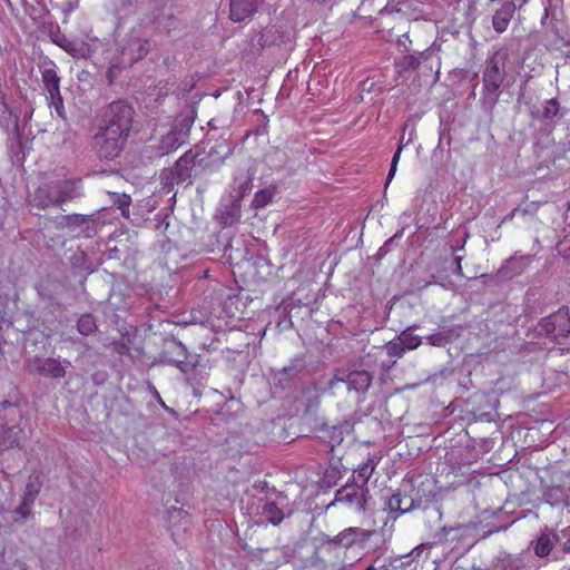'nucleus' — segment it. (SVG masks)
<instances>
[{
    "label": "nucleus",
    "mask_w": 570,
    "mask_h": 570,
    "mask_svg": "<svg viewBox=\"0 0 570 570\" xmlns=\"http://www.w3.org/2000/svg\"><path fill=\"white\" fill-rule=\"evenodd\" d=\"M22 417V411L17 402L0 403V450L19 446L23 436V430L19 425Z\"/></svg>",
    "instance_id": "f257e3e1"
},
{
    "label": "nucleus",
    "mask_w": 570,
    "mask_h": 570,
    "mask_svg": "<svg viewBox=\"0 0 570 570\" xmlns=\"http://www.w3.org/2000/svg\"><path fill=\"white\" fill-rule=\"evenodd\" d=\"M539 335H544L551 341L566 338L570 334V311L560 307L557 312L543 317L535 327Z\"/></svg>",
    "instance_id": "f03ea898"
},
{
    "label": "nucleus",
    "mask_w": 570,
    "mask_h": 570,
    "mask_svg": "<svg viewBox=\"0 0 570 570\" xmlns=\"http://www.w3.org/2000/svg\"><path fill=\"white\" fill-rule=\"evenodd\" d=\"M150 49V43L147 39L138 37H129L124 46L120 48V60L112 62L107 71L109 82L112 81V70L131 66L138 60L145 58Z\"/></svg>",
    "instance_id": "7ed1b4c3"
},
{
    "label": "nucleus",
    "mask_w": 570,
    "mask_h": 570,
    "mask_svg": "<svg viewBox=\"0 0 570 570\" xmlns=\"http://www.w3.org/2000/svg\"><path fill=\"white\" fill-rule=\"evenodd\" d=\"M127 134L100 128L94 138V145L100 158L112 160L122 150Z\"/></svg>",
    "instance_id": "20e7f679"
},
{
    "label": "nucleus",
    "mask_w": 570,
    "mask_h": 570,
    "mask_svg": "<svg viewBox=\"0 0 570 570\" xmlns=\"http://www.w3.org/2000/svg\"><path fill=\"white\" fill-rule=\"evenodd\" d=\"M132 108L125 101L111 102L105 112V126L108 130L129 135L132 122Z\"/></svg>",
    "instance_id": "39448f33"
},
{
    "label": "nucleus",
    "mask_w": 570,
    "mask_h": 570,
    "mask_svg": "<svg viewBox=\"0 0 570 570\" xmlns=\"http://www.w3.org/2000/svg\"><path fill=\"white\" fill-rule=\"evenodd\" d=\"M169 361L180 370L186 382L193 387L203 385L209 376L210 365L208 358H169Z\"/></svg>",
    "instance_id": "423d86ee"
},
{
    "label": "nucleus",
    "mask_w": 570,
    "mask_h": 570,
    "mask_svg": "<svg viewBox=\"0 0 570 570\" xmlns=\"http://www.w3.org/2000/svg\"><path fill=\"white\" fill-rule=\"evenodd\" d=\"M368 495L367 487L358 485L357 482L347 483L336 491L335 499L328 507L336 502L348 503L355 504L358 512H365Z\"/></svg>",
    "instance_id": "0eeeda50"
},
{
    "label": "nucleus",
    "mask_w": 570,
    "mask_h": 570,
    "mask_svg": "<svg viewBox=\"0 0 570 570\" xmlns=\"http://www.w3.org/2000/svg\"><path fill=\"white\" fill-rule=\"evenodd\" d=\"M504 80V65L497 57L487 60L483 71V90L493 96V102L498 100V91Z\"/></svg>",
    "instance_id": "6e6552de"
},
{
    "label": "nucleus",
    "mask_w": 570,
    "mask_h": 570,
    "mask_svg": "<svg viewBox=\"0 0 570 570\" xmlns=\"http://www.w3.org/2000/svg\"><path fill=\"white\" fill-rule=\"evenodd\" d=\"M27 367L30 372L55 379L62 377L66 373L58 358H29Z\"/></svg>",
    "instance_id": "1a4fd4ad"
},
{
    "label": "nucleus",
    "mask_w": 570,
    "mask_h": 570,
    "mask_svg": "<svg viewBox=\"0 0 570 570\" xmlns=\"http://www.w3.org/2000/svg\"><path fill=\"white\" fill-rule=\"evenodd\" d=\"M288 38L289 32L284 30L281 26H267L259 33L258 45L261 49L273 46H281L285 43Z\"/></svg>",
    "instance_id": "9d476101"
},
{
    "label": "nucleus",
    "mask_w": 570,
    "mask_h": 570,
    "mask_svg": "<svg viewBox=\"0 0 570 570\" xmlns=\"http://www.w3.org/2000/svg\"><path fill=\"white\" fill-rule=\"evenodd\" d=\"M373 531L361 528H347L341 531L334 539V542L350 548L356 543H366L372 537Z\"/></svg>",
    "instance_id": "9b49d317"
},
{
    "label": "nucleus",
    "mask_w": 570,
    "mask_h": 570,
    "mask_svg": "<svg viewBox=\"0 0 570 570\" xmlns=\"http://www.w3.org/2000/svg\"><path fill=\"white\" fill-rule=\"evenodd\" d=\"M258 1L259 0H230V19L238 22L253 16L258 8Z\"/></svg>",
    "instance_id": "f8f14e48"
},
{
    "label": "nucleus",
    "mask_w": 570,
    "mask_h": 570,
    "mask_svg": "<svg viewBox=\"0 0 570 570\" xmlns=\"http://www.w3.org/2000/svg\"><path fill=\"white\" fill-rule=\"evenodd\" d=\"M514 11V4L505 2L494 12L492 17V26L498 33H502L508 29Z\"/></svg>",
    "instance_id": "ddd939ff"
},
{
    "label": "nucleus",
    "mask_w": 570,
    "mask_h": 570,
    "mask_svg": "<svg viewBox=\"0 0 570 570\" xmlns=\"http://www.w3.org/2000/svg\"><path fill=\"white\" fill-rule=\"evenodd\" d=\"M302 367L303 366L296 362H292L291 365L283 366L281 368H272V380L276 385L285 387L288 385V382L301 372Z\"/></svg>",
    "instance_id": "4468645a"
},
{
    "label": "nucleus",
    "mask_w": 570,
    "mask_h": 570,
    "mask_svg": "<svg viewBox=\"0 0 570 570\" xmlns=\"http://www.w3.org/2000/svg\"><path fill=\"white\" fill-rule=\"evenodd\" d=\"M41 80L48 96L60 91V77L57 73L55 62L50 61L48 66L41 69Z\"/></svg>",
    "instance_id": "2eb2a0df"
},
{
    "label": "nucleus",
    "mask_w": 570,
    "mask_h": 570,
    "mask_svg": "<svg viewBox=\"0 0 570 570\" xmlns=\"http://www.w3.org/2000/svg\"><path fill=\"white\" fill-rule=\"evenodd\" d=\"M423 59H428L425 52H420L417 56L405 55L395 61V70L400 76H404L410 71L416 70Z\"/></svg>",
    "instance_id": "dca6fc26"
},
{
    "label": "nucleus",
    "mask_w": 570,
    "mask_h": 570,
    "mask_svg": "<svg viewBox=\"0 0 570 570\" xmlns=\"http://www.w3.org/2000/svg\"><path fill=\"white\" fill-rule=\"evenodd\" d=\"M352 425L348 422H344L340 425L325 428L322 430L324 438L328 439V444L333 451L335 446L340 445L344 439L345 433H350Z\"/></svg>",
    "instance_id": "f3484780"
},
{
    "label": "nucleus",
    "mask_w": 570,
    "mask_h": 570,
    "mask_svg": "<svg viewBox=\"0 0 570 570\" xmlns=\"http://www.w3.org/2000/svg\"><path fill=\"white\" fill-rule=\"evenodd\" d=\"M347 383L356 392H365L372 383V375L367 371H353L347 375Z\"/></svg>",
    "instance_id": "a211bd4d"
},
{
    "label": "nucleus",
    "mask_w": 570,
    "mask_h": 570,
    "mask_svg": "<svg viewBox=\"0 0 570 570\" xmlns=\"http://www.w3.org/2000/svg\"><path fill=\"white\" fill-rule=\"evenodd\" d=\"M387 509L391 512L404 513L414 509V500L406 494L402 495L400 492L394 493L387 501Z\"/></svg>",
    "instance_id": "6ab92c4d"
},
{
    "label": "nucleus",
    "mask_w": 570,
    "mask_h": 570,
    "mask_svg": "<svg viewBox=\"0 0 570 570\" xmlns=\"http://www.w3.org/2000/svg\"><path fill=\"white\" fill-rule=\"evenodd\" d=\"M52 188L56 190L57 196L55 197V206L61 207L67 200L75 197L73 183L69 180L58 181Z\"/></svg>",
    "instance_id": "aec40b11"
},
{
    "label": "nucleus",
    "mask_w": 570,
    "mask_h": 570,
    "mask_svg": "<svg viewBox=\"0 0 570 570\" xmlns=\"http://www.w3.org/2000/svg\"><path fill=\"white\" fill-rule=\"evenodd\" d=\"M261 514L274 525L279 524L284 519V512L275 502L265 501L261 507Z\"/></svg>",
    "instance_id": "412c9836"
},
{
    "label": "nucleus",
    "mask_w": 570,
    "mask_h": 570,
    "mask_svg": "<svg viewBox=\"0 0 570 570\" xmlns=\"http://www.w3.org/2000/svg\"><path fill=\"white\" fill-rule=\"evenodd\" d=\"M379 460L380 459L375 456H368L367 460L355 470L357 480L362 481L360 485L366 487V483L373 475L376 465L379 464Z\"/></svg>",
    "instance_id": "4be33fe9"
},
{
    "label": "nucleus",
    "mask_w": 570,
    "mask_h": 570,
    "mask_svg": "<svg viewBox=\"0 0 570 570\" xmlns=\"http://www.w3.org/2000/svg\"><path fill=\"white\" fill-rule=\"evenodd\" d=\"M399 341H400L399 344H394L393 346H391L389 348V355L390 356L393 354L392 350H394V347L396 345H402L401 351H400L402 353V352H405V351L415 350L421 344V338L417 337V336L412 335L409 332H403L399 336Z\"/></svg>",
    "instance_id": "5701e85b"
},
{
    "label": "nucleus",
    "mask_w": 570,
    "mask_h": 570,
    "mask_svg": "<svg viewBox=\"0 0 570 570\" xmlns=\"http://www.w3.org/2000/svg\"><path fill=\"white\" fill-rule=\"evenodd\" d=\"M35 205L38 208L46 209L49 206H55V198L50 196L49 186H40L35 193Z\"/></svg>",
    "instance_id": "b1692460"
},
{
    "label": "nucleus",
    "mask_w": 570,
    "mask_h": 570,
    "mask_svg": "<svg viewBox=\"0 0 570 570\" xmlns=\"http://www.w3.org/2000/svg\"><path fill=\"white\" fill-rule=\"evenodd\" d=\"M41 485H42V483L38 476L30 479L26 485V490H24L21 501L33 505V503L41 490Z\"/></svg>",
    "instance_id": "393cba45"
},
{
    "label": "nucleus",
    "mask_w": 570,
    "mask_h": 570,
    "mask_svg": "<svg viewBox=\"0 0 570 570\" xmlns=\"http://www.w3.org/2000/svg\"><path fill=\"white\" fill-rule=\"evenodd\" d=\"M553 540H556L553 534L542 533L534 543V553L540 558L548 556L551 551Z\"/></svg>",
    "instance_id": "a878e982"
},
{
    "label": "nucleus",
    "mask_w": 570,
    "mask_h": 570,
    "mask_svg": "<svg viewBox=\"0 0 570 570\" xmlns=\"http://www.w3.org/2000/svg\"><path fill=\"white\" fill-rule=\"evenodd\" d=\"M77 328L82 335H89L97 330L96 320L91 314H83L77 322Z\"/></svg>",
    "instance_id": "bb28decb"
},
{
    "label": "nucleus",
    "mask_w": 570,
    "mask_h": 570,
    "mask_svg": "<svg viewBox=\"0 0 570 570\" xmlns=\"http://www.w3.org/2000/svg\"><path fill=\"white\" fill-rule=\"evenodd\" d=\"M114 205L120 210L122 217L129 218L131 197L128 194L117 193H114Z\"/></svg>",
    "instance_id": "cd10ccee"
},
{
    "label": "nucleus",
    "mask_w": 570,
    "mask_h": 570,
    "mask_svg": "<svg viewBox=\"0 0 570 570\" xmlns=\"http://www.w3.org/2000/svg\"><path fill=\"white\" fill-rule=\"evenodd\" d=\"M273 199V193L269 189L258 190L253 198L255 208H261L269 204Z\"/></svg>",
    "instance_id": "c85d7f7f"
},
{
    "label": "nucleus",
    "mask_w": 570,
    "mask_h": 570,
    "mask_svg": "<svg viewBox=\"0 0 570 570\" xmlns=\"http://www.w3.org/2000/svg\"><path fill=\"white\" fill-rule=\"evenodd\" d=\"M47 98L50 100V105L55 108L57 114L60 117H63L65 108H63V98L61 96V92L57 91L55 94L47 96Z\"/></svg>",
    "instance_id": "c756f323"
},
{
    "label": "nucleus",
    "mask_w": 570,
    "mask_h": 570,
    "mask_svg": "<svg viewBox=\"0 0 570 570\" xmlns=\"http://www.w3.org/2000/svg\"><path fill=\"white\" fill-rule=\"evenodd\" d=\"M402 149H403V146L402 144L397 147L396 151L394 153L393 155V158H392V163H391V167H390V170H389V175H387V179H386V186L390 184V181L393 179L395 173H396V169H397V164L400 161V157H401V153H402Z\"/></svg>",
    "instance_id": "7c9ffc66"
},
{
    "label": "nucleus",
    "mask_w": 570,
    "mask_h": 570,
    "mask_svg": "<svg viewBox=\"0 0 570 570\" xmlns=\"http://www.w3.org/2000/svg\"><path fill=\"white\" fill-rule=\"evenodd\" d=\"M559 101L556 98L548 100L543 108V116L547 118L557 116L559 112Z\"/></svg>",
    "instance_id": "2f4dec72"
},
{
    "label": "nucleus",
    "mask_w": 570,
    "mask_h": 570,
    "mask_svg": "<svg viewBox=\"0 0 570 570\" xmlns=\"http://www.w3.org/2000/svg\"><path fill=\"white\" fill-rule=\"evenodd\" d=\"M553 538L556 539V541H561V540H564L562 542V549L564 552H570V527L563 529L560 534H553Z\"/></svg>",
    "instance_id": "473e14b6"
},
{
    "label": "nucleus",
    "mask_w": 570,
    "mask_h": 570,
    "mask_svg": "<svg viewBox=\"0 0 570 570\" xmlns=\"http://www.w3.org/2000/svg\"><path fill=\"white\" fill-rule=\"evenodd\" d=\"M31 504L21 501L20 504L14 509V514L22 520H27L31 515Z\"/></svg>",
    "instance_id": "72a5a7b5"
},
{
    "label": "nucleus",
    "mask_w": 570,
    "mask_h": 570,
    "mask_svg": "<svg viewBox=\"0 0 570 570\" xmlns=\"http://www.w3.org/2000/svg\"><path fill=\"white\" fill-rule=\"evenodd\" d=\"M425 549H426V546L421 544V546L416 547V548H415V549L410 553V557H412V559L414 560V559H416L417 557H420L421 552H422L423 550H425Z\"/></svg>",
    "instance_id": "f704fd0d"
},
{
    "label": "nucleus",
    "mask_w": 570,
    "mask_h": 570,
    "mask_svg": "<svg viewBox=\"0 0 570 570\" xmlns=\"http://www.w3.org/2000/svg\"><path fill=\"white\" fill-rule=\"evenodd\" d=\"M254 488L261 492L265 491L268 488V484L266 481H258L254 484Z\"/></svg>",
    "instance_id": "c9c22d12"
},
{
    "label": "nucleus",
    "mask_w": 570,
    "mask_h": 570,
    "mask_svg": "<svg viewBox=\"0 0 570 570\" xmlns=\"http://www.w3.org/2000/svg\"><path fill=\"white\" fill-rule=\"evenodd\" d=\"M455 274L458 276H463V268H462V265L460 263H459V265L455 268Z\"/></svg>",
    "instance_id": "e433bc0d"
},
{
    "label": "nucleus",
    "mask_w": 570,
    "mask_h": 570,
    "mask_svg": "<svg viewBox=\"0 0 570 570\" xmlns=\"http://www.w3.org/2000/svg\"><path fill=\"white\" fill-rule=\"evenodd\" d=\"M336 473H338V471H337L335 468H333V469H331V470H327V471H326V475H333V476H335V475H336Z\"/></svg>",
    "instance_id": "4c0bfd02"
},
{
    "label": "nucleus",
    "mask_w": 570,
    "mask_h": 570,
    "mask_svg": "<svg viewBox=\"0 0 570 570\" xmlns=\"http://www.w3.org/2000/svg\"><path fill=\"white\" fill-rule=\"evenodd\" d=\"M454 261H455V265L458 266V265H459V262H460V263L462 262V257H461V256H455V257H454Z\"/></svg>",
    "instance_id": "58836bf2"
},
{
    "label": "nucleus",
    "mask_w": 570,
    "mask_h": 570,
    "mask_svg": "<svg viewBox=\"0 0 570 570\" xmlns=\"http://www.w3.org/2000/svg\"><path fill=\"white\" fill-rule=\"evenodd\" d=\"M365 570H380L377 568H375L374 566H370L368 568H366Z\"/></svg>",
    "instance_id": "ea45409f"
},
{
    "label": "nucleus",
    "mask_w": 570,
    "mask_h": 570,
    "mask_svg": "<svg viewBox=\"0 0 570 570\" xmlns=\"http://www.w3.org/2000/svg\"><path fill=\"white\" fill-rule=\"evenodd\" d=\"M122 347H125V348H126V353L130 356V354H129V347H127L126 345H124Z\"/></svg>",
    "instance_id": "a19ab883"
},
{
    "label": "nucleus",
    "mask_w": 570,
    "mask_h": 570,
    "mask_svg": "<svg viewBox=\"0 0 570 570\" xmlns=\"http://www.w3.org/2000/svg\"><path fill=\"white\" fill-rule=\"evenodd\" d=\"M564 244H566V240L561 242V243L559 244V246H560V247H562Z\"/></svg>",
    "instance_id": "79ce46f5"
}]
</instances>
